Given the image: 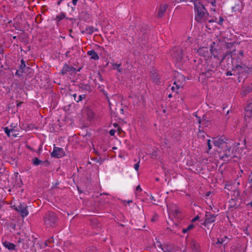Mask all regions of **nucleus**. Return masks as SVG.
I'll use <instances>...</instances> for the list:
<instances>
[{
	"mask_svg": "<svg viewBox=\"0 0 252 252\" xmlns=\"http://www.w3.org/2000/svg\"><path fill=\"white\" fill-rule=\"evenodd\" d=\"M194 11L196 13L195 20L197 22H201L202 19L208 21L209 23L214 21L209 19L210 15L205 7L200 1H196L194 4Z\"/></svg>",
	"mask_w": 252,
	"mask_h": 252,
	"instance_id": "obj_1",
	"label": "nucleus"
},
{
	"mask_svg": "<svg viewBox=\"0 0 252 252\" xmlns=\"http://www.w3.org/2000/svg\"><path fill=\"white\" fill-rule=\"evenodd\" d=\"M211 53L212 55H214V58H218V60H220L219 63H220L224 60L226 62H227L226 65H224V68L226 70H228L229 69H232L233 70V68L235 65V63H234L235 61V57L234 53L236 51L235 49L231 51H227L224 55H222L221 59L220 60L217 56H216L214 54V51L212 49V47L210 49Z\"/></svg>",
	"mask_w": 252,
	"mask_h": 252,
	"instance_id": "obj_2",
	"label": "nucleus"
},
{
	"mask_svg": "<svg viewBox=\"0 0 252 252\" xmlns=\"http://www.w3.org/2000/svg\"><path fill=\"white\" fill-rule=\"evenodd\" d=\"M234 148L231 147L227 144L223 149L219 152V156L220 159L224 161H228L235 157Z\"/></svg>",
	"mask_w": 252,
	"mask_h": 252,
	"instance_id": "obj_3",
	"label": "nucleus"
},
{
	"mask_svg": "<svg viewBox=\"0 0 252 252\" xmlns=\"http://www.w3.org/2000/svg\"><path fill=\"white\" fill-rule=\"evenodd\" d=\"M58 217L53 211H48L44 215L43 220L47 227H54L57 225Z\"/></svg>",
	"mask_w": 252,
	"mask_h": 252,
	"instance_id": "obj_4",
	"label": "nucleus"
},
{
	"mask_svg": "<svg viewBox=\"0 0 252 252\" xmlns=\"http://www.w3.org/2000/svg\"><path fill=\"white\" fill-rule=\"evenodd\" d=\"M233 71L236 73V74L240 75L241 74L246 75L249 74L252 71V68L247 67L243 63L236 64L233 68Z\"/></svg>",
	"mask_w": 252,
	"mask_h": 252,
	"instance_id": "obj_5",
	"label": "nucleus"
},
{
	"mask_svg": "<svg viewBox=\"0 0 252 252\" xmlns=\"http://www.w3.org/2000/svg\"><path fill=\"white\" fill-rule=\"evenodd\" d=\"M36 241V239H33V238H32V240H31L29 236L25 235L24 237L22 239L21 238L19 239L18 242H22L24 245V248L27 249L29 248L31 246L35 247V245Z\"/></svg>",
	"mask_w": 252,
	"mask_h": 252,
	"instance_id": "obj_6",
	"label": "nucleus"
},
{
	"mask_svg": "<svg viewBox=\"0 0 252 252\" xmlns=\"http://www.w3.org/2000/svg\"><path fill=\"white\" fill-rule=\"evenodd\" d=\"M218 215L212 214L210 212H206L205 214V221L202 223L204 226L214 222Z\"/></svg>",
	"mask_w": 252,
	"mask_h": 252,
	"instance_id": "obj_7",
	"label": "nucleus"
},
{
	"mask_svg": "<svg viewBox=\"0 0 252 252\" xmlns=\"http://www.w3.org/2000/svg\"><path fill=\"white\" fill-rule=\"evenodd\" d=\"M52 157L57 158H61L64 157L65 155L63 149L59 147H54L53 151L51 154Z\"/></svg>",
	"mask_w": 252,
	"mask_h": 252,
	"instance_id": "obj_8",
	"label": "nucleus"
},
{
	"mask_svg": "<svg viewBox=\"0 0 252 252\" xmlns=\"http://www.w3.org/2000/svg\"><path fill=\"white\" fill-rule=\"evenodd\" d=\"M209 67L210 66L206 63H199L196 66V70L199 73V75H201L203 74L204 72H205Z\"/></svg>",
	"mask_w": 252,
	"mask_h": 252,
	"instance_id": "obj_9",
	"label": "nucleus"
},
{
	"mask_svg": "<svg viewBox=\"0 0 252 252\" xmlns=\"http://www.w3.org/2000/svg\"><path fill=\"white\" fill-rule=\"evenodd\" d=\"M172 56L176 62H181L182 60V51L180 49H174L172 51Z\"/></svg>",
	"mask_w": 252,
	"mask_h": 252,
	"instance_id": "obj_10",
	"label": "nucleus"
},
{
	"mask_svg": "<svg viewBox=\"0 0 252 252\" xmlns=\"http://www.w3.org/2000/svg\"><path fill=\"white\" fill-rule=\"evenodd\" d=\"M82 69V67L79 68L78 70H76L75 68L73 67L72 66H70L67 63H65L63 67V69L61 70V74L63 75L66 74L67 72H69L71 71H73V72L78 71H80Z\"/></svg>",
	"mask_w": 252,
	"mask_h": 252,
	"instance_id": "obj_11",
	"label": "nucleus"
},
{
	"mask_svg": "<svg viewBox=\"0 0 252 252\" xmlns=\"http://www.w3.org/2000/svg\"><path fill=\"white\" fill-rule=\"evenodd\" d=\"M168 7V5L166 3L161 4L159 5V8L158 10V18H161L163 15L165 11L167 10V8Z\"/></svg>",
	"mask_w": 252,
	"mask_h": 252,
	"instance_id": "obj_12",
	"label": "nucleus"
},
{
	"mask_svg": "<svg viewBox=\"0 0 252 252\" xmlns=\"http://www.w3.org/2000/svg\"><path fill=\"white\" fill-rule=\"evenodd\" d=\"M18 212L20 213L21 216L24 218L28 216V211L27 210V206L26 204H20L18 208H17Z\"/></svg>",
	"mask_w": 252,
	"mask_h": 252,
	"instance_id": "obj_13",
	"label": "nucleus"
},
{
	"mask_svg": "<svg viewBox=\"0 0 252 252\" xmlns=\"http://www.w3.org/2000/svg\"><path fill=\"white\" fill-rule=\"evenodd\" d=\"M213 142L215 146L218 147L219 148H220V150L223 149L224 147L227 145V143L221 139H215Z\"/></svg>",
	"mask_w": 252,
	"mask_h": 252,
	"instance_id": "obj_14",
	"label": "nucleus"
},
{
	"mask_svg": "<svg viewBox=\"0 0 252 252\" xmlns=\"http://www.w3.org/2000/svg\"><path fill=\"white\" fill-rule=\"evenodd\" d=\"M169 212L173 213L174 215H177L179 213V209L178 206L174 204L167 205Z\"/></svg>",
	"mask_w": 252,
	"mask_h": 252,
	"instance_id": "obj_15",
	"label": "nucleus"
},
{
	"mask_svg": "<svg viewBox=\"0 0 252 252\" xmlns=\"http://www.w3.org/2000/svg\"><path fill=\"white\" fill-rule=\"evenodd\" d=\"M245 116L252 117V102L249 103L245 108Z\"/></svg>",
	"mask_w": 252,
	"mask_h": 252,
	"instance_id": "obj_16",
	"label": "nucleus"
},
{
	"mask_svg": "<svg viewBox=\"0 0 252 252\" xmlns=\"http://www.w3.org/2000/svg\"><path fill=\"white\" fill-rule=\"evenodd\" d=\"M91 15L86 11H83L80 14V18L85 21H88L90 20Z\"/></svg>",
	"mask_w": 252,
	"mask_h": 252,
	"instance_id": "obj_17",
	"label": "nucleus"
},
{
	"mask_svg": "<svg viewBox=\"0 0 252 252\" xmlns=\"http://www.w3.org/2000/svg\"><path fill=\"white\" fill-rule=\"evenodd\" d=\"M197 53L201 56L206 57L208 53V48L202 47H200L197 51Z\"/></svg>",
	"mask_w": 252,
	"mask_h": 252,
	"instance_id": "obj_18",
	"label": "nucleus"
},
{
	"mask_svg": "<svg viewBox=\"0 0 252 252\" xmlns=\"http://www.w3.org/2000/svg\"><path fill=\"white\" fill-rule=\"evenodd\" d=\"M78 87L82 91H85L89 93L91 92L92 91L91 87L90 85H89L88 84H84L81 83H79L78 84Z\"/></svg>",
	"mask_w": 252,
	"mask_h": 252,
	"instance_id": "obj_19",
	"label": "nucleus"
},
{
	"mask_svg": "<svg viewBox=\"0 0 252 252\" xmlns=\"http://www.w3.org/2000/svg\"><path fill=\"white\" fill-rule=\"evenodd\" d=\"M190 247L192 251L198 252L199 251V246L198 244L194 240H191L190 243Z\"/></svg>",
	"mask_w": 252,
	"mask_h": 252,
	"instance_id": "obj_20",
	"label": "nucleus"
},
{
	"mask_svg": "<svg viewBox=\"0 0 252 252\" xmlns=\"http://www.w3.org/2000/svg\"><path fill=\"white\" fill-rule=\"evenodd\" d=\"M3 245L10 251L15 250L16 247L15 244L6 241L3 242Z\"/></svg>",
	"mask_w": 252,
	"mask_h": 252,
	"instance_id": "obj_21",
	"label": "nucleus"
},
{
	"mask_svg": "<svg viewBox=\"0 0 252 252\" xmlns=\"http://www.w3.org/2000/svg\"><path fill=\"white\" fill-rule=\"evenodd\" d=\"M211 122L210 119L207 117L206 115H204L201 119V124L205 126H208L211 125Z\"/></svg>",
	"mask_w": 252,
	"mask_h": 252,
	"instance_id": "obj_22",
	"label": "nucleus"
},
{
	"mask_svg": "<svg viewBox=\"0 0 252 252\" xmlns=\"http://www.w3.org/2000/svg\"><path fill=\"white\" fill-rule=\"evenodd\" d=\"M88 55L91 56V58L92 59L94 60H98L99 59V57L96 52L94 50H90L87 53Z\"/></svg>",
	"mask_w": 252,
	"mask_h": 252,
	"instance_id": "obj_23",
	"label": "nucleus"
},
{
	"mask_svg": "<svg viewBox=\"0 0 252 252\" xmlns=\"http://www.w3.org/2000/svg\"><path fill=\"white\" fill-rule=\"evenodd\" d=\"M214 72V70L211 69V67H209L205 72H204V73L202 75H204L205 77L207 78H210Z\"/></svg>",
	"mask_w": 252,
	"mask_h": 252,
	"instance_id": "obj_24",
	"label": "nucleus"
},
{
	"mask_svg": "<svg viewBox=\"0 0 252 252\" xmlns=\"http://www.w3.org/2000/svg\"><path fill=\"white\" fill-rule=\"evenodd\" d=\"M252 92V88L250 86H247V87L243 88V91L242 92V94L243 96H245Z\"/></svg>",
	"mask_w": 252,
	"mask_h": 252,
	"instance_id": "obj_25",
	"label": "nucleus"
},
{
	"mask_svg": "<svg viewBox=\"0 0 252 252\" xmlns=\"http://www.w3.org/2000/svg\"><path fill=\"white\" fill-rule=\"evenodd\" d=\"M32 163L34 166H38L39 165H43V161L38 159L37 158L35 157L32 158Z\"/></svg>",
	"mask_w": 252,
	"mask_h": 252,
	"instance_id": "obj_26",
	"label": "nucleus"
},
{
	"mask_svg": "<svg viewBox=\"0 0 252 252\" xmlns=\"http://www.w3.org/2000/svg\"><path fill=\"white\" fill-rule=\"evenodd\" d=\"M85 31L88 34H92L94 32H97L98 30L93 26H90L86 29Z\"/></svg>",
	"mask_w": 252,
	"mask_h": 252,
	"instance_id": "obj_27",
	"label": "nucleus"
},
{
	"mask_svg": "<svg viewBox=\"0 0 252 252\" xmlns=\"http://www.w3.org/2000/svg\"><path fill=\"white\" fill-rule=\"evenodd\" d=\"M229 208H237L239 206V204H237L236 201L235 199H231L229 201Z\"/></svg>",
	"mask_w": 252,
	"mask_h": 252,
	"instance_id": "obj_28",
	"label": "nucleus"
},
{
	"mask_svg": "<svg viewBox=\"0 0 252 252\" xmlns=\"http://www.w3.org/2000/svg\"><path fill=\"white\" fill-rule=\"evenodd\" d=\"M72 95L73 96L74 100L77 102H79V101H81L83 98L85 97V94L83 95H80L77 99H76L77 97V94H72Z\"/></svg>",
	"mask_w": 252,
	"mask_h": 252,
	"instance_id": "obj_29",
	"label": "nucleus"
},
{
	"mask_svg": "<svg viewBox=\"0 0 252 252\" xmlns=\"http://www.w3.org/2000/svg\"><path fill=\"white\" fill-rule=\"evenodd\" d=\"M54 237H52L51 238H50L48 240H47V241H46L44 244V245L45 246H50V247H51V246L49 245L51 243H54Z\"/></svg>",
	"mask_w": 252,
	"mask_h": 252,
	"instance_id": "obj_30",
	"label": "nucleus"
},
{
	"mask_svg": "<svg viewBox=\"0 0 252 252\" xmlns=\"http://www.w3.org/2000/svg\"><path fill=\"white\" fill-rule=\"evenodd\" d=\"M233 57H234V56H233ZM234 57H235V61H234V63L236 64H241V63H242V59L241 57H240V56H236V55L234 54Z\"/></svg>",
	"mask_w": 252,
	"mask_h": 252,
	"instance_id": "obj_31",
	"label": "nucleus"
},
{
	"mask_svg": "<svg viewBox=\"0 0 252 252\" xmlns=\"http://www.w3.org/2000/svg\"><path fill=\"white\" fill-rule=\"evenodd\" d=\"M65 18V14L63 12H61L59 15L57 16L56 19L58 22L62 20Z\"/></svg>",
	"mask_w": 252,
	"mask_h": 252,
	"instance_id": "obj_32",
	"label": "nucleus"
},
{
	"mask_svg": "<svg viewBox=\"0 0 252 252\" xmlns=\"http://www.w3.org/2000/svg\"><path fill=\"white\" fill-rule=\"evenodd\" d=\"M26 67V65L25 64V62L23 59H22L21 61V64L19 66V69L24 71V69Z\"/></svg>",
	"mask_w": 252,
	"mask_h": 252,
	"instance_id": "obj_33",
	"label": "nucleus"
},
{
	"mask_svg": "<svg viewBox=\"0 0 252 252\" xmlns=\"http://www.w3.org/2000/svg\"><path fill=\"white\" fill-rule=\"evenodd\" d=\"M194 226L193 224H191L189 225L187 228L183 229V230H182V232L184 233H185L187 232L188 231L192 229L194 227Z\"/></svg>",
	"mask_w": 252,
	"mask_h": 252,
	"instance_id": "obj_34",
	"label": "nucleus"
},
{
	"mask_svg": "<svg viewBox=\"0 0 252 252\" xmlns=\"http://www.w3.org/2000/svg\"><path fill=\"white\" fill-rule=\"evenodd\" d=\"M4 130V132L6 133L7 135L9 137L10 136V133L11 132H13L14 131L13 128L9 129L7 127H5Z\"/></svg>",
	"mask_w": 252,
	"mask_h": 252,
	"instance_id": "obj_35",
	"label": "nucleus"
},
{
	"mask_svg": "<svg viewBox=\"0 0 252 252\" xmlns=\"http://www.w3.org/2000/svg\"><path fill=\"white\" fill-rule=\"evenodd\" d=\"M162 144H163L162 145L164 146L165 147H167V148L169 147V142L167 139L164 138L163 139Z\"/></svg>",
	"mask_w": 252,
	"mask_h": 252,
	"instance_id": "obj_36",
	"label": "nucleus"
},
{
	"mask_svg": "<svg viewBox=\"0 0 252 252\" xmlns=\"http://www.w3.org/2000/svg\"><path fill=\"white\" fill-rule=\"evenodd\" d=\"M113 69H117V70L118 71V72H121V70L120 68V66H121V64H117L116 63H114L113 64Z\"/></svg>",
	"mask_w": 252,
	"mask_h": 252,
	"instance_id": "obj_37",
	"label": "nucleus"
},
{
	"mask_svg": "<svg viewBox=\"0 0 252 252\" xmlns=\"http://www.w3.org/2000/svg\"><path fill=\"white\" fill-rule=\"evenodd\" d=\"M224 241H225V240H224V238H218L217 242L216 243V245H219V244L223 245Z\"/></svg>",
	"mask_w": 252,
	"mask_h": 252,
	"instance_id": "obj_38",
	"label": "nucleus"
},
{
	"mask_svg": "<svg viewBox=\"0 0 252 252\" xmlns=\"http://www.w3.org/2000/svg\"><path fill=\"white\" fill-rule=\"evenodd\" d=\"M23 72H24L23 71L19 69L16 71V73H15V75L16 76H17L18 77H21V76H23Z\"/></svg>",
	"mask_w": 252,
	"mask_h": 252,
	"instance_id": "obj_39",
	"label": "nucleus"
},
{
	"mask_svg": "<svg viewBox=\"0 0 252 252\" xmlns=\"http://www.w3.org/2000/svg\"><path fill=\"white\" fill-rule=\"evenodd\" d=\"M193 116L197 118V122L200 125L201 124V119L200 117L197 116V112H194L193 114Z\"/></svg>",
	"mask_w": 252,
	"mask_h": 252,
	"instance_id": "obj_40",
	"label": "nucleus"
},
{
	"mask_svg": "<svg viewBox=\"0 0 252 252\" xmlns=\"http://www.w3.org/2000/svg\"><path fill=\"white\" fill-rule=\"evenodd\" d=\"M35 20V22L37 23H40L41 20V15L38 14L37 16H36Z\"/></svg>",
	"mask_w": 252,
	"mask_h": 252,
	"instance_id": "obj_41",
	"label": "nucleus"
},
{
	"mask_svg": "<svg viewBox=\"0 0 252 252\" xmlns=\"http://www.w3.org/2000/svg\"><path fill=\"white\" fill-rule=\"evenodd\" d=\"M161 249L163 252H172V250L169 249L168 247L167 246L163 248H161Z\"/></svg>",
	"mask_w": 252,
	"mask_h": 252,
	"instance_id": "obj_42",
	"label": "nucleus"
},
{
	"mask_svg": "<svg viewBox=\"0 0 252 252\" xmlns=\"http://www.w3.org/2000/svg\"><path fill=\"white\" fill-rule=\"evenodd\" d=\"M92 159L95 160L97 162H98L99 164H101L103 161V160L101 158L98 159L97 158H92Z\"/></svg>",
	"mask_w": 252,
	"mask_h": 252,
	"instance_id": "obj_43",
	"label": "nucleus"
},
{
	"mask_svg": "<svg viewBox=\"0 0 252 252\" xmlns=\"http://www.w3.org/2000/svg\"><path fill=\"white\" fill-rule=\"evenodd\" d=\"M88 115H89L90 119H92L94 118V113L91 110L88 111Z\"/></svg>",
	"mask_w": 252,
	"mask_h": 252,
	"instance_id": "obj_44",
	"label": "nucleus"
},
{
	"mask_svg": "<svg viewBox=\"0 0 252 252\" xmlns=\"http://www.w3.org/2000/svg\"><path fill=\"white\" fill-rule=\"evenodd\" d=\"M249 183L252 186V170L249 176Z\"/></svg>",
	"mask_w": 252,
	"mask_h": 252,
	"instance_id": "obj_45",
	"label": "nucleus"
},
{
	"mask_svg": "<svg viewBox=\"0 0 252 252\" xmlns=\"http://www.w3.org/2000/svg\"><path fill=\"white\" fill-rule=\"evenodd\" d=\"M186 1V2H187L188 1H189L190 2H193L194 4L196 1H199V0H180V1ZM179 2V1H178V2Z\"/></svg>",
	"mask_w": 252,
	"mask_h": 252,
	"instance_id": "obj_46",
	"label": "nucleus"
},
{
	"mask_svg": "<svg viewBox=\"0 0 252 252\" xmlns=\"http://www.w3.org/2000/svg\"><path fill=\"white\" fill-rule=\"evenodd\" d=\"M139 162H140V159L139 160L138 162L135 164L134 165V168L136 170H138L139 167Z\"/></svg>",
	"mask_w": 252,
	"mask_h": 252,
	"instance_id": "obj_47",
	"label": "nucleus"
},
{
	"mask_svg": "<svg viewBox=\"0 0 252 252\" xmlns=\"http://www.w3.org/2000/svg\"><path fill=\"white\" fill-rule=\"evenodd\" d=\"M222 110L223 111H225V110H226V115H227L229 113V110L228 109V108L227 106H223L222 107Z\"/></svg>",
	"mask_w": 252,
	"mask_h": 252,
	"instance_id": "obj_48",
	"label": "nucleus"
},
{
	"mask_svg": "<svg viewBox=\"0 0 252 252\" xmlns=\"http://www.w3.org/2000/svg\"><path fill=\"white\" fill-rule=\"evenodd\" d=\"M43 164H45V165L47 167H48L49 166V165L50 164V162L48 160L43 161Z\"/></svg>",
	"mask_w": 252,
	"mask_h": 252,
	"instance_id": "obj_49",
	"label": "nucleus"
},
{
	"mask_svg": "<svg viewBox=\"0 0 252 252\" xmlns=\"http://www.w3.org/2000/svg\"><path fill=\"white\" fill-rule=\"evenodd\" d=\"M211 141L210 139H208L207 140V145H208V146L209 150H210L212 148V146H211Z\"/></svg>",
	"mask_w": 252,
	"mask_h": 252,
	"instance_id": "obj_50",
	"label": "nucleus"
},
{
	"mask_svg": "<svg viewBox=\"0 0 252 252\" xmlns=\"http://www.w3.org/2000/svg\"><path fill=\"white\" fill-rule=\"evenodd\" d=\"M115 132H116V130L114 129H111L109 131V134L111 136H114L115 134Z\"/></svg>",
	"mask_w": 252,
	"mask_h": 252,
	"instance_id": "obj_51",
	"label": "nucleus"
},
{
	"mask_svg": "<svg viewBox=\"0 0 252 252\" xmlns=\"http://www.w3.org/2000/svg\"><path fill=\"white\" fill-rule=\"evenodd\" d=\"M199 219V217L198 216H196L193 219H192L191 222H194L195 221L198 220Z\"/></svg>",
	"mask_w": 252,
	"mask_h": 252,
	"instance_id": "obj_52",
	"label": "nucleus"
},
{
	"mask_svg": "<svg viewBox=\"0 0 252 252\" xmlns=\"http://www.w3.org/2000/svg\"><path fill=\"white\" fill-rule=\"evenodd\" d=\"M223 19L222 17H220L219 18V21L218 22V24H220V25H221L222 23V22L223 21Z\"/></svg>",
	"mask_w": 252,
	"mask_h": 252,
	"instance_id": "obj_53",
	"label": "nucleus"
},
{
	"mask_svg": "<svg viewBox=\"0 0 252 252\" xmlns=\"http://www.w3.org/2000/svg\"><path fill=\"white\" fill-rule=\"evenodd\" d=\"M225 74L226 76H231L232 75H235L234 73L232 74L231 71H227Z\"/></svg>",
	"mask_w": 252,
	"mask_h": 252,
	"instance_id": "obj_54",
	"label": "nucleus"
},
{
	"mask_svg": "<svg viewBox=\"0 0 252 252\" xmlns=\"http://www.w3.org/2000/svg\"><path fill=\"white\" fill-rule=\"evenodd\" d=\"M239 55L240 56V57H241V58H243V57H244V52L243 51L241 50L239 52Z\"/></svg>",
	"mask_w": 252,
	"mask_h": 252,
	"instance_id": "obj_55",
	"label": "nucleus"
},
{
	"mask_svg": "<svg viewBox=\"0 0 252 252\" xmlns=\"http://www.w3.org/2000/svg\"><path fill=\"white\" fill-rule=\"evenodd\" d=\"M136 190L137 191H139V192H140L142 191V189L141 188V187L139 185L136 187Z\"/></svg>",
	"mask_w": 252,
	"mask_h": 252,
	"instance_id": "obj_56",
	"label": "nucleus"
},
{
	"mask_svg": "<svg viewBox=\"0 0 252 252\" xmlns=\"http://www.w3.org/2000/svg\"><path fill=\"white\" fill-rule=\"evenodd\" d=\"M78 1V0H72V3L74 6L76 5L77 2Z\"/></svg>",
	"mask_w": 252,
	"mask_h": 252,
	"instance_id": "obj_57",
	"label": "nucleus"
},
{
	"mask_svg": "<svg viewBox=\"0 0 252 252\" xmlns=\"http://www.w3.org/2000/svg\"><path fill=\"white\" fill-rule=\"evenodd\" d=\"M157 244L158 247L160 248L161 249V248H163L162 247V245H161V243L160 242L157 241Z\"/></svg>",
	"mask_w": 252,
	"mask_h": 252,
	"instance_id": "obj_58",
	"label": "nucleus"
},
{
	"mask_svg": "<svg viewBox=\"0 0 252 252\" xmlns=\"http://www.w3.org/2000/svg\"><path fill=\"white\" fill-rule=\"evenodd\" d=\"M117 130L119 133H121L122 132H123V130H122V128L120 126L118 127Z\"/></svg>",
	"mask_w": 252,
	"mask_h": 252,
	"instance_id": "obj_59",
	"label": "nucleus"
},
{
	"mask_svg": "<svg viewBox=\"0 0 252 252\" xmlns=\"http://www.w3.org/2000/svg\"><path fill=\"white\" fill-rule=\"evenodd\" d=\"M98 78H99V79L100 81H102V80H103V78H102V75L100 74V73L99 72H98Z\"/></svg>",
	"mask_w": 252,
	"mask_h": 252,
	"instance_id": "obj_60",
	"label": "nucleus"
},
{
	"mask_svg": "<svg viewBox=\"0 0 252 252\" xmlns=\"http://www.w3.org/2000/svg\"><path fill=\"white\" fill-rule=\"evenodd\" d=\"M211 4L214 6H216V0H214L211 2Z\"/></svg>",
	"mask_w": 252,
	"mask_h": 252,
	"instance_id": "obj_61",
	"label": "nucleus"
},
{
	"mask_svg": "<svg viewBox=\"0 0 252 252\" xmlns=\"http://www.w3.org/2000/svg\"><path fill=\"white\" fill-rule=\"evenodd\" d=\"M113 126H114L115 128H116V127L118 128V127H119V126L118 124H117V123H114V124H113Z\"/></svg>",
	"mask_w": 252,
	"mask_h": 252,
	"instance_id": "obj_62",
	"label": "nucleus"
},
{
	"mask_svg": "<svg viewBox=\"0 0 252 252\" xmlns=\"http://www.w3.org/2000/svg\"><path fill=\"white\" fill-rule=\"evenodd\" d=\"M210 193H211V192H210V191H208V192H207L206 193V194H205V196H209L210 195Z\"/></svg>",
	"mask_w": 252,
	"mask_h": 252,
	"instance_id": "obj_63",
	"label": "nucleus"
},
{
	"mask_svg": "<svg viewBox=\"0 0 252 252\" xmlns=\"http://www.w3.org/2000/svg\"><path fill=\"white\" fill-rule=\"evenodd\" d=\"M69 52H69V51H67V52L65 53V55L66 57H68L69 56Z\"/></svg>",
	"mask_w": 252,
	"mask_h": 252,
	"instance_id": "obj_64",
	"label": "nucleus"
}]
</instances>
